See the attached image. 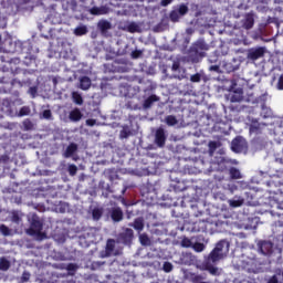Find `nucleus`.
Returning a JSON list of instances; mask_svg holds the SVG:
<instances>
[{"mask_svg": "<svg viewBox=\"0 0 283 283\" xmlns=\"http://www.w3.org/2000/svg\"><path fill=\"white\" fill-rule=\"evenodd\" d=\"M230 247L231 244L229 241L220 240L202 262V271H208L210 275H220V270L216 264L226 258L227 253H229Z\"/></svg>", "mask_w": 283, "mask_h": 283, "instance_id": "f257e3e1", "label": "nucleus"}, {"mask_svg": "<svg viewBox=\"0 0 283 283\" xmlns=\"http://www.w3.org/2000/svg\"><path fill=\"white\" fill-rule=\"evenodd\" d=\"M209 50V44L205 42V40H199L192 44L190 48V57L193 63H198L200 59H205L207 56V51Z\"/></svg>", "mask_w": 283, "mask_h": 283, "instance_id": "f03ea898", "label": "nucleus"}, {"mask_svg": "<svg viewBox=\"0 0 283 283\" xmlns=\"http://www.w3.org/2000/svg\"><path fill=\"white\" fill-rule=\"evenodd\" d=\"M28 235H33L38 240H44L46 234L43 232V223L39 219L33 218L31 227L27 230Z\"/></svg>", "mask_w": 283, "mask_h": 283, "instance_id": "7ed1b4c3", "label": "nucleus"}, {"mask_svg": "<svg viewBox=\"0 0 283 283\" xmlns=\"http://www.w3.org/2000/svg\"><path fill=\"white\" fill-rule=\"evenodd\" d=\"M264 54H266V48L264 46L252 48L248 50L249 61H258L259 59L264 57Z\"/></svg>", "mask_w": 283, "mask_h": 283, "instance_id": "20e7f679", "label": "nucleus"}, {"mask_svg": "<svg viewBox=\"0 0 283 283\" xmlns=\"http://www.w3.org/2000/svg\"><path fill=\"white\" fill-rule=\"evenodd\" d=\"M231 149L234 151V154H242V151L247 149V140H244L242 136H237L231 142Z\"/></svg>", "mask_w": 283, "mask_h": 283, "instance_id": "39448f33", "label": "nucleus"}, {"mask_svg": "<svg viewBox=\"0 0 283 283\" xmlns=\"http://www.w3.org/2000/svg\"><path fill=\"white\" fill-rule=\"evenodd\" d=\"M258 249L262 255H272L273 254V242L266 240H260L258 242Z\"/></svg>", "mask_w": 283, "mask_h": 283, "instance_id": "423d86ee", "label": "nucleus"}, {"mask_svg": "<svg viewBox=\"0 0 283 283\" xmlns=\"http://www.w3.org/2000/svg\"><path fill=\"white\" fill-rule=\"evenodd\" d=\"M118 240L122 244H132V241L134 240V230H132V228H126L119 233Z\"/></svg>", "mask_w": 283, "mask_h": 283, "instance_id": "0eeeda50", "label": "nucleus"}, {"mask_svg": "<svg viewBox=\"0 0 283 283\" xmlns=\"http://www.w3.org/2000/svg\"><path fill=\"white\" fill-rule=\"evenodd\" d=\"M165 143H167V135H165V129L158 128L155 133V144L157 147H165Z\"/></svg>", "mask_w": 283, "mask_h": 283, "instance_id": "6e6552de", "label": "nucleus"}, {"mask_svg": "<svg viewBox=\"0 0 283 283\" xmlns=\"http://www.w3.org/2000/svg\"><path fill=\"white\" fill-rule=\"evenodd\" d=\"M111 220L113 222H122L124 218L123 209L120 207H115L109 210Z\"/></svg>", "mask_w": 283, "mask_h": 283, "instance_id": "1a4fd4ad", "label": "nucleus"}, {"mask_svg": "<svg viewBox=\"0 0 283 283\" xmlns=\"http://www.w3.org/2000/svg\"><path fill=\"white\" fill-rule=\"evenodd\" d=\"M255 25V18H253V13L245 14V18L243 19L242 28L244 30H251Z\"/></svg>", "mask_w": 283, "mask_h": 283, "instance_id": "9d476101", "label": "nucleus"}, {"mask_svg": "<svg viewBox=\"0 0 283 283\" xmlns=\"http://www.w3.org/2000/svg\"><path fill=\"white\" fill-rule=\"evenodd\" d=\"M97 30H99L101 34H107V31L112 30V22L107 20H99L97 22Z\"/></svg>", "mask_w": 283, "mask_h": 283, "instance_id": "9b49d317", "label": "nucleus"}, {"mask_svg": "<svg viewBox=\"0 0 283 283\" xmlns=\"http://www.w3.org/2000/svg\"><path fill=\"white\" fill-rule=\"evenodd\" d=\"M243 271H247V273H258V268L255 266V261L250 260L248 262H242L241 265Z\"/></svg>", "mask_w": 283, "mask_h": 283, "instance_id": "f8f14e48", "label": "nucleus"}, {"mask_svg": "<svg viewBox=\"0 0 283 283\" xmlns=\"http://www.w3.org/2000/svg\"><path fill=\"white\" fill-rule=\"evenodd\" d=\"M88 12L94 17H101L103 14H107V12H109V9H107V7H92Z\"/></svg>", "mask_w": 283, "mask_h": 283, "instance_id": "ddd939ff", "label": "nucleus"}, {"mask_svg": "<svg viewBox=\"0 0 283 283\" xmlns=\"http://www.w3.org/2000/svg\"><path fill=\"white\" fill-rule=\"evenodd\" d=\"M158 101H160V97H158L157 95H150L144 101L143 108L149 109L151 108V105H154V103H158Z\"/></svg>", "mask_w": 283, "mask_h": 283, "instance_id": "4468645a", "label": "nucleus"}, {"mask_svg": "<svg viewBox=\"0 0 283 283\" xmlns=\"http://www.w3.org/2000/svg\"><path fill=\"white\" fill-rule=\"evenodd\" d=\"M243 98H244V92L242 91V88L234 91L230 96L231 103H241Z\"/></svg>", "mask_w": 283, "mask_h": 283, "instance_id": "2eb2a0df", "label": "nucleus"}, {"mask_svg": "<svg viewBox=\"0 0 283 283\" xmlns=\"http://www.w3.org/2000/svg\"><path fill=\"white\" fill-rule=\"evenodd\" d=\"M128 227H133L135 231H138V233H140V231L145 229V221L143 220V218H136L133 223L128 224Z\"/></svg>", "mask_w": 283, "mask_h": 283, "instance_id": "dca6fc26", "label": "nucleus"}, {"mask_svg": "<svg viewBox=\"0 0 283 283\" xmlns=\"http://www.w3.org/2000/svg\"><path fill=\"white\" fill-rule=\"evenodd\" d=\"M69 118L70 120H72V123H78V120L83 118V113H81V109L74 108L73 111L70 112Z\"/></svg>", "mask_w": 283, "mask_h": 283, "instance_id": "f3484780", "label": "nucleus"}, {"mask_svg": "<svg viewBox=\"0 0 283 283\" xmlns=\"http://www.w3.org/2000/svg\"><path fill=\"white\" fill-rule=\"evenodd\" d=\"M75 151H78V145H76L75 143H71L64 151V158H72Z\"/></svg>", "mask_w": 283, "mask_h": 283, "instance_id": "a211bd4d", "label": "nucleus"}, {"mask_svg": "<svg viewBox=\"0 0 283 283\" xmlns=\"http://www.w3.org/2000/svg\"><path fill=\"white\" fill-rule=\"evenodd\" d=\"M122 30L129 32L130 34H135V32H138L139 27L136 22H128L122 27Z\"/></svg>", "mask_w": 283, "mask_h": 283, "instance_id": "6ab92c4d", "label": "nucleus"}, {"mask_svg": "<svg viewBox=\"0 0 283 283\" xmlns=\"http://www.w3.org/2000/svg\"><path fill=\"white\" fill-rule=\"evenodd\" d=\"M115 249H116V240L108 239L106 242V248H105L106 256L109 258V255H112V253H114Z\"/></svg>", "mask_w": 283, "mask_h": 283, "instance_id": "aec40b11", "label": "nucleus"}, {"mask_svg": "<svg viewBox=\"0 0 283 283\" xmlns=\"http://www.w3.org/2000/svg\"><path fill=\"white\" fill-rule=\"evenodd\" d=\"M193 231H197L198 233H205L207 232V222L199 220L195 222L193 224Z\"/></svg>", "mask_w": 283, "mask_h": 283, "instance_id": "412c9836", "label": "nucleus"}, {"mask_svg": "<svg viewBox=\"0 0 283 283\" xmlns=\"http://www.w3.org/2000/svg\"><path fill=\"white\" fill-rule=\"evenodd\" d=\"M80 87L84 91L88 90L92 87V80L88 76H82L80 78Z\"/></svg>", "mask_w": 283, "mask_h": 283, "instance_id": "4be33fe9", "label": "nucleus"}, {"mask_svg": "<svg viewBox=\"0 0 283 283\" xmlns=\"http://www.w3.org/2000/svg\"><path fill=\"white\" fill-rule=\"evenodd\" d=\"M229 175L232 180H240V178H242V172H240V169L235 167H231L229 169Z\"/></svg>", "mask_w": 283, "mask_h": 283, "instance_id": "5701e85b", "label": "nucleus"}, {"mask_svg": "<svg viewBox=\"0 0 283 283\" xmlns=\"http://www.w3.org/2000/svg\"><path fill=\"white\" fill-rule=\"evenodd\" d=\"M72 101L75 103V105H83V95H81L78 92H73Z\"/></svg>", "mask_w": 283, "mask_h": 283, "instance_id": "b1692460", "label": "nucleus"}, {"mask_svg": "<svg viewBox=\"0 0 283 283\" xmlns=\"http://www.w3.org/2000/svg\"><path fill=\"white\" fill-rule=\"evenodd\" d=\"M74 34H75V36H85V34H87V27L81 25V27L75 28Z\"/></svg>", "mask_w": 283, "mask_h": 283, "instance_id": "393cba45", "label": "nucleus"}, {"mask_svg": "<svg viewBox=\"0 0 283 283\" xmlns=\"http://www.w3.org/2000/svg\"><path fill=\"white\" fill-rule=\"evenodd\" d=\"M250 134L260 136V134H262V127L260 126V124H251L250 125Z\"/></svg>", "mask_w": 283, "mask_h": 283, "instance_id": "a878e982", "label": "nucleus"}, {"mask_svg": "<svg viewBox=\"0 0 283 283\" xmlns=\"http://www.w3.org/2000/svg\"><path fill=\"white\" fill-rule=\"evenodd\" d=\"M191 249H193V251H196V253H202V251H205V249H207V245H205V243H201V242H195V243H192Z\"/></svg>", "mask_w": 283, "mask_h": 283, "instance_id": "bb28decb", "label": "nucleus"}, {"mask_svg": "<svg viewBox=\"0 0 283 283\" xmlns=\"http://www.w3.org/2000/svg\"><path fill=\"white\" fill-rule=\"evenodd\" d=\"M139 242L142 247H149V244H151V240H149L146 233L139 235Z\"/></svg>", "mask_w": 283, "mask_h": 283, "instance_id": "cd10ccee", "label": "nucleus"}, {"mask_svg": "<svg viewBox=\"0 0 283 283\" xmlns=\"http://www.w3.org/2000/svg\"><path fill=\"white\" fill-rule=\"evenodd\" d=\"M193 245V243L191 242V239L184 237L180 241V247H182V249H191V247Z\"/></svg>", "mask_w": 283, "mask_h": 283, "instance_id": "c85d7f7f", "label": "nucleus"}, {"mask_svg": "<svg viewBox=\"0 0 283 283\" xmlns=\"http://www.w3.org/2000/svg\"><path fill=\"white\" fill-rule=\"evenodd\" d=\"M10 269V261L6 258L0 260V271H8Z\"/></svg>", "mask_w": 283, "mask_h": 283, "instance_id": "c756f323", "label": "nucleus"}, {"mask_svg": "<svg viewBox=\"0 0 283 283\" xmlns=\"http://www.w3.org/2000/svg\"><path fill=\"white\" fill-rule=\"evenodd\" d=\"M169 19L172 21V23H178V21H180L179 12L177 10L170 11Z\"/></svg>", "mask_w": 283, "mask_h": 283, "instance_id": "7c9ffc66", "label": "nucleus"}, {"mask_svg": "<svg viewBox=\"0 0 283 283\" xmlns=\"http://www.w3.org/2000/svg\"><path fill=\"white\" fill-rule=\"evenodd\" d=\"M166 124L169 125L170 127H174V125H178V119L174 115H168L166 117Z\"/></svg>", "mask_w": 283, "mask_h": 283, "instance_id": "2f4dec72", "label": "nucleus"}, {"mask_svg": "<svg viewBox=\"0 0 283 283\" xmlns=\"http://www.w3.org/2000/svg\"><path fill=\"white\" fill-rule=\"evenodd\" d=\"M92 217H93V220H101V218H103V210L98 208L93 209Z\"/></svg>", "mask_w": 283, "mask_h": 283, "instance_id": "473e14b6", "label": "nucleus"}, {"mask_svg": "<svg viewBox=\"0 0 283 283\" xmlns=\"http://www.w3.org/2000/svg\"><path fill=\"white\" fill-rule=\"evenodd\" d=\"M12 231L10 230V228H8V226L6 224H0V233H2V235H4V238H8V235H10Z\"/></svg>", "mask_w": 283, "mask_h": 283, "instance_id": "72a5a7b5", "label": "nucleus"}, {"mask_svg": "<svg viewBox=\"0 0 283 283\" xmlns=\"http://www.w3.org/2000/svg\"><path fill=\"white\" fill-rule=\"evenodd\" d=\"M163 271H165V273H171L174 271V264L168 261L164 262Z\"/></svg>", "mask_w": 283, "mask_h": 283, "instance_id": "f704fd0d", "label": "nucleus"}, {"mask_svg": "<svg viewBox=\"0 0 283 283\" xmlns=\"http://www.w3.org/2000/svg\"><path fill=\"white\" fill-rule=\"evenodd\" d=\"M177 12L180 14V17H185V14L189 12V7H187V4H180Z\"/></svg>", "mask_w": 283, "mask_h": 283, "instance_id": "c9c22d12", "label": "nucleus"}, {"mask_svg": "<svg viewBox=\"0 0 283 283\" xmlns=\"http://www.w3.org/2000/svg\"><path fill=\"white\" fill-rule=\"evenodd\" d=\"M19 116H30V107L23 106L19 111Z\"/></svg>", "mask_w": 283, "mask_h": 283, "instance_id": "e433bc0d", "label": "nucleus"}, {"mask_svg": "<svg viewBox=\"0 0 283 283\" xmlns=\"http://www.w3.org/2000/svg\"><path fill=\"white\" fill-rule=\"evenodd\" d=\"M190 81L191 83H200V81H202V75H200V73H196L190 76Z\"/></svg>", "mask_w": 283, "mask_h": 283, "instance_id": "4c0bfd02", "label": "nucleus"}, {"mask_svg": "<svg viewBox=\"0 0 283 283\" xmlns=\"http://www.w3.org/2000/svg\"><path fill=\"white\" fill-rule=\"evenodd\" d=\"M31 274L30 272H23L22 276L20 277L21 283L30 282Z\"/></svg>", "mask_w": 283, "mask_h": 283, "instance_id": "58836bf2", "label": "nucleus"}, {"mask_svg": "<svg viewBox=\"0 0 283 283\" xmlns=\"http://www.w3.org/2000/svg\"><path fill=\"white\" fill-rule=\"evenodd\" d=\"M243 200H235V199H232V200H230L229 201V203H230V207H242V205H243Z\"/></svg>", "mask_w": 283, "mask_h": 283, "instance_id": "ea45409f", "label": "nucleus"}, {"mask_svg": "<svg viewBox=\"0 0 283 283\" xmlns=\"http://www.w3.org/2000/svg\"><path fill=\"white\" fill-rule=\"evenodd\" d=\"M77 171H78V167H76V165L71 164L69 166V174H70V176H74Z\"/></svg>", "mask_w": 283, "mask_h": 283, "instance_id": "a19ab883", "label": "nucleus"}, {"mask_svg": "<svg viewBox=\"0 0 283 283\" xmlns=\"http://www.w3.org/2000/svg\"><path fill=\"white\" fill-rule=\"evenodd\" d=\"M23 127H24V129H27V132H29L30 129H32V127H34V124H32V120L25 119L23 122Z\"/></svg>", "mask_w": 283, "mask_h": 283, "instance_id": "79ce46f5", "label": "nucleus"}, {"mask_svg": "<svg viewBox=\"0 0 283 283\" xmlns=\"http://www.w3.org/2000/svg\"><path fill=\"white\" fill-rule=\"evenodd\" d=\"M132 132L127 130V129H122L119 133V137L120 138H129Z\"/></svg>", "mask_w": 283, "mask_h": 283, "instance_id": "37998d69", "label": "nucleus"}, {"mask_svg": "<svg viewBox=\"0 0 283 283\" xmlns=\"http://www.w3.org/2000/svg\"><path fill=\"white\" fill-rule=\"evenodd\" d=\"M76 269H77V266L74 263H69L66 265V271H69L70 273H75Z\"/></svg>", "mask_w": 283, "mask_h": 283, "instance_id": "c03bdc74", "label": "nucleus"}, {"mask_svg": "<svg viewBox=\"0 0 283 283\" xmlns=\"http://www.w3.org/2000/svg\"><path fill=\"white\" fill-rule=\"evenodd\" d=\"M42 116H43V118H45L46 120H50V118H52V111H50V109L43 111Z\"/></svg>", "mask_w": 283, "mask_h": 283, "instance_id": "a18cd8bd", "label": "nucleus"}, {"mask_svg": "<svg viewBox=\"0 0 283 283\" xmlns=\"http://www.w3.org/2000/svg\"><path fill=\"white\" fill-rule=\"evenodd\" d=\"M276 88L280 90V91H283V74H281L280 77H279Z\"/></svg>", "mask_w": 283, "mask_h": 283, "instance_id": "49530a36", "label": "nucleus"}, {"mask_svg": "<svg viewBox=\"0 0 283 283\" xmlns=\"http://www.w3.org/2000/svg\"><path fill=\"white\" fill-rule=\"evenodd\" d=\"M274 275H276V277H279V281L283 283V270L282 269L276 270Z\"/></svg>", "mask_w": 283, "mask_h": 283, "instance_id": "de8ad7c7", "label": "nucleus"}, {"mask_svg": "<svg viewBox=\"0 0 283 283\" xmlns=\"http://www.w3.org/2000/svg\"><path fill=\"white\" fill-rule=\"evenodd\" d=\"M36 92H38L36 86H31V87L29 88V94L32 95L33 98L36 97Z\"/></svg>", "mask_w": 283, "mask_h": 283, "instance_id": "09e8293b", "label": "nucleus"}, {"mask_svg": "<svg viewBox=\"0 0 283 283\" xmlns=\"http://www.w3.org/2000/svg\"><path fill=\"white\" fill-rule=\"evenodd\" d=\"M103 264H105V262L94 261V262L92 263V268H93V269H101V266H103Z\"/></svg>", "mask_w": 283, "mask_h": 283, "instance_id": "8fccbe9b", "label": "nucleus"}, {"mask_svg": "<svg viewBox=\"0 0 283 283\" xmlns=\"http://www.w3.org/2000/svg\"><path fill=\"white\" fill-rule=\"evenodd\" d=\"M268 283H280V279L274 274L268 280Z\"/></svg>", "mask_w": 283, "mask_h": 283, "instance_id": "3c124183", "label": "nucleus"}, {"mask_svg": "<svg viewBox=\"0 0 283 283\" xmlns=\"http://www.w3.org/2000/svg\"><path fill=\"white\" fill-rule=\"evenodd\" d=\"M140 54H143V51L135 50L132 53L133 59H139Z\"/></svg>", "mask_w": 283, "mask_h": 283, "instance_id": "603ef678", "label": "nucleus"}, {"mask_svg": "<svg viewBox=\"0 0 283 283\" xmlns=\"http://www.w3.org/2000/svg\"><path fill=\"white\" fill-rule=\"evenodd\" d=\"M209 71L210 72H220V65H218V64H216V65H211L210 67H209Z\"/></svg>", "mask_w": 283, "mask_h": 283, "instance_id": "864d4df0", "label": "nucleus"}, {"mask_svg": "<svg viewBox=\"0 0 283 283\" xmlns=\"http://www.w3.org/2000/svg\"><path fill=\"white\" fill-rule=\"evenodd\" d=\"M172 2L174 0H161L160 6H163V8H167V6H169Z\"/></svg>", "mask_w": 283, "mask_h": 283, "instance_id": "5fc2aeb1", "label": "nucleus"}, {"mask_svg": "<svg viewBox=\"0 0 283 283\" xmlns=\"http://www.w3.org/2000/svg\"><path fill=\"white\" fill-rule=\"evenodd\" d=\"M86 125H88V127H94V125H96V119H86Z\"/></svg>", "mask_w": 283, "mask_h": 283, "instance_id": "6e6d98bb", "label": "nucleus"}, {"mask_svg": "<svg viewBox=\"0 0 283 283\" xmlns=\"http://www.w3.org/2000/svg\"><path fill=\"white\" fill-rule=\"evenodd\" d=\"M209 62L210 63H218V55H210L209 56Z\"/></svg>", "mask_w": 283, "mask_h": 283, "instance_id": "4d7b16f0", "label": "nucleus"}, {"mask_svg": "<svg viewBox=\"0 0 283 283\" xmlns=\"http://www.w3.org/2000/svg\"><path fill=\"white\" fill-rule=\"evenodd\" d=\"M172 72H178V70H180V64L179 63H174L171 66Z\"/></svg>", "mask_w": 283, "mask_h": 283, "instance_id": "13d9d810", "label": "nucleus"}, {"mask_svg": "<svg viewBox=\"0 0 283 283\" xmlns=\"http://www.w3.org/2000/svg\"><path fill=\"white\" fill-rule=\"evenodd\" d=\"M276 209H279L280 211H283V201L276 202Z\"/></svg>", "mask_w": 283, "mask_h": 283, "instance_id": "bf43d9fd", "label": "nucleus"}, {"mask_svg": "<svg viewBox=\"0 0 283 283\" xmlns=\"http://www.w3.org/2000/svg\"><path fill=\"white\" fill-rule=\"evenodd\" d=\"M11 72H12L13 74H20V73H21V69H20V67H15V69H12V67H11Z\"/></svg>", "mask_w": 283, "mask_h": 283, "instance_id": "052dcab7", "label": "nucleus"}, {"mask_svg": "<svg viewBox=\"0 0 283 283\" xmlns=\"http://www.w3.org/2000/svg\"><path fill=\"white\" fill-rule=\"evenodd\" d=\"M12 63H14V65H17V63H21V60H19V57L12 59L10 61V65H12Z\"/></svg>", "mask_w": 283, "mask_h": 283, "instance_id": "680f3d73", "label": "nucleus"}, {"mask_svg": "<svg viewBox=\"0 0 283 283\" xmlns=\"http://www.w3.org/2000/svg\"><path fill=\"white\" fill-rule=\"evenodd\" d=\"M7 43H8V41H4V42H3V45H4V46H2V49H3L4 52H10V49H8V48L6 46Z\"/></svg>", "mask_w": 283, "mask_h": 283, "instance_id": "e2e57ef3", "label": "nucleus"}, {"mask_svg": "<svg viewBox=\"0 0 283 283\" xmlns=\"http://www.w3.org/2000/svg\"><path fill=\"white\" fill-rule=\"evenodd\" d=\"M209 146H210V148L216 149V142H211V143L209 144Z\"/></svg>", "mask_w": 283, "mask_h": 283, "instance_id": "0e129e2a", "label": "nucleus"}, {"mask_svg": "<svg viewBox=\"0 0 283 283\" xmlns=\"http://www.w3.org/2000/svg\"><path fill=\"white\" fill-rule=\"evenodd\" d=\"M223 178H224V176L220 177L218 180L220 181V180H222Z\"/></svg>", "mask_w": 283, "mask_h": 283, "instance_id": "69168bd1", "label": "nucleus"}, {"mask_svg": "<svg viewBox=\"0 0 283 283\" xmlns=\"http://www.w3.org/2000/svg\"><path fill=\"white\" fill-rule=\"evenodd\" d=\"M276 216H282V213L281 212H276Z\"/></svg>", "mask_w": 283, "mask_h": 283, "instance_id": "338daca9", "label": "nucleus"}, {"mask_svg": "<svg viewBox=\"0 0 283 283\" xmlns=\"http://www.w3.org/2000/svg\"><path fill=\"white\" fill-rule=\"evenodd\" d=\"M271 213H275V210H272Z\"/></svg>", "mask_w": 283, "mask_h": 283, "instance_id": "774afa93", "label": "nucleus"}]
</instances>
